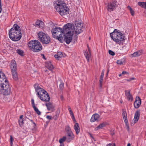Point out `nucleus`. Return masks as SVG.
<instances>
[{
	"mask_svg": "<svg viewBox=\"0 0 146 146\" xmlns=\"http://www.w3.org/2000/svg\"><path fill=\"white\" fill-rule=\"evenodd\" d=\"M72 27L73 26L72 24V26L70 28V29L68 30L66 34H64L62 36L63 39L64 38L65 41L67 44H69L71 41L72 36L74 34V31L72 29Z\"/></svg>",
	"mask_w": 146,
	"mask_h": 146,
	"instance_id": "6",
	"label": "nucleus"
},
{
	"mask_svg": "<svg viewBox=\"0 0 146 146\" xmlns=\"http://www.w3.org/2000/svg\"><path fill=\"white\" fill-rule=\"evenodd\" d=\"M9 34L10 39L14 41L20 40L21 37V33L19 26L16 24H14L10 30Z\"/></svg>",
	"mask_w": 146,
	"mask_h": 146,
	"instance_id": "2",
	"label": "nucleus"
},
{
	"mask_svg": "<svg viewBox=\"0 0 146 146\" xmlns=\"http://www.w3.org/2000/svg\"><path fill=\"white\" fill-rule=\"evenodd\" d=\"M2 10L1 6H0V13H1Z\"/></svg>",
	"mask_w": 146,
	"mask_h": 146,
	"instance_id": "61",
	"label": "nucleus"
},
{
	"mask_svg": "<svg viewBox=\"0 0 146 146\" xmlns=\"http://www.w3.org/2000/svg\"><path fill=\"white\" fill-rule=\"evenodd\" d=\"M17 53L19 55L23 56V51L21 50H17Z\"/></svg>",
	"mask_w": 146,
	"mask_h": 146,
	"instance_id": "39",
	"label": "nucleus"
},
{
	"mask_svg": "<svg viewBox=\"0 0 146 146\" xmlns=\"http://www.w3.org/2000/svg\"><path fill=\"white\" fill-rule=\"evenodd\" d=\"M19 125L21 126L23 123V119H19Z\"/></svg>",
	"mask_w": 146,
	"mask_h": 146,
	"instance_id": "44",
	"label": "nucleus"
},
{
	"mask_svg": "<svg viewBox=\"0 0 146 146\" xmlns=\"http://www.w3.org/2000/svg\"><path fill=\"white\" fill-rule=\"evenodd\" d=\"M122 75H124V74H127V72L126 71H123L122 72Z\"/></svg>",
	"mask_w": 146,
	"mask_h": 146,
	"instance_id": "55",
	"label": "nucleus"
},
{
	"mask_svg": "<svg viewBox=\"0 0 146 146\" xmlns=\"http://www.w3.org/2000/svg\"><path fill=\"white\" fill-rule=\"evenodd\" d=\"M66 136H64L62 138H60L59 141V142L60 143H62L65 140H66Z\"/></svg>",
	"mask_w": 146,
	"mask_h": 146,
	"instance_id": "33",
	"label": "nucleus"
},
{
	"mask_svg": "<svg viewBox=\"0 0 146 146\" xmlns=\"http://www.w3.org/2000/svg\"><path fill=\"white\" fill-rule=\"evenodd\" d=\"M55 8L61 15L63 16L69 13V8L66 6L65 3L62 1L57 3Z\"/></svg>",
	"mask_w": 146,
	"mask_h": 146,
	"instance_id": "3",
	"label": "nucleus"
},
{
	"mask_svg": "<svg viewBox=\"0 0 146 146\" xmlns=\"http://www.w3.org/2000/svg\"><path fill=\"white\" fill-rule=\"evenodd\" d=\"M57 54L59 55V56L60 58H61L63 56L62 54V52H58L57 53Z\"/></svg>",
	"mask_w": 146,
	"mask_h": 146,
	"instance_id": "46",
	"label": "nucleus"
},
{
	"mask_svg": "<svg viewBox=\"0 0 146 146\" xmlns=\"http://www.w3.org/2000/svg\"><path fill=\"white\" fill-rule=\"evenodd\" d=\"M10 144H11V146H12V145H13V138L11 135L10 136Z\"/></svg>",
	"mask_w": 146,
	"mask_h": 146,
	"instance_id": "42",
	"label": "nucleus"
},
{
	"mask_svg": "<svg viewBox=\"0 0 146 146\" xmlns=\"http://www.w3.org/2000/svg\"><path fill=\"white\" fill-rule=\"evenodd\" d=\"M127 146H131V144L130 143H128L127 144Z\"/></svg>",
	"mask_w": 146,
	"mask_h": 146,
	"instance_id": "62",
	"label": "nucleus"
},
{
	"mask_svg": "<svg viewBox=\"0 0 146 146\" xmlns=\"http://www.w3.org/2000/svg\"><path fill=\"white\" fill-rule=\"evenodd\" d=\"M69 112H70V115L71 116V117H72V119L73 120L75 121V120L74 118V115H73V113L72 111H69Z\"/></svg>",
	"mask_w": 146,
	"mask_h": 146,
	"instance_id": "41",
	"label": "nucleus"
},
{
	"mask_svg": "<svg viewBox=\"0 0 146 146\" xmlns=\"http://www.w3.org/2000/svg\"><path fill=\"white\" fill-rule=\"evenodd\" d=\"M72 24L69 23L64 26L63 30L59 27L53 28L51 30L53 37L57 39L61 43L62 42V34H66L68 30L70 29V28Z\"/></svg>",
	"mask_w": 146,
	"mask_h": 146,
	"instance_id": "1",
	"label": "nucleus"
},
{
	"mask_svg": "<svg viewBox=\"0 0 146 146\" xmlns=\"http://www.w3.org/2000/svg\"><path fill=\"white\" fill-rule=\"evenodd\" d=\"M140 116V111H137L135 113L134 115V117L137 118L139 119Z\"/></svg>",
	"mask_w": 146,
	"mask_h": 146,
	"instance_id": "32",
	"label": "nucleus"
},
{
	"mask_svg": "<svg viewBox=\"0 0 146 146\" xmlns=\"http://www.w3.org/2000/svg\"><path fill=\"white\" fill-rule=\"evenodd\" d=\"M122 75V73L119 74V76H121Z\"/></svg>",
	"mask_w": 146,
	"mask_h": 146,
	"instance_id": "64",
	"label": "nucleus"
},
{
	"mask_svg": "<svg viewBox=\"0 0 146 146\" xmlns=\"http://www.w3.org/2000/svg\"><path fill=\"white\" fill-rule=\"evenodd\" d=\"M36 41V40H31L27 44L28 47L29 48L30 50H32L33 51Z\"/></svg>",
	"mask_w": 146,
	"mask_h": 146,
	"instance_id": "14",
	"label": "nucleus"
},
{
	"mask_svg": "<svg viewBox=\"0 0 146 146\" xmlns=\"http://www.w3.org/2000/svg\"><path fill=\"white\" fill-rule=\"evenodd\" d=\"M109 53L112 56H114L115 55V53L113 51L110 50L109 51Z\"/></svg>",
	"mask_w": 146,
	"mask_h": 146,
	"instance_id": "45",
	"label": "nucleus"
},
{
	"mask_svg": "<svg viewBox=\"0 0 146 146\" xmlns=\"http://www.w3.org/2000/svg\"><path fill=\"white\" fill-rule=\"evenodd\" d=\"M109 69H108L107 72V73H106V76H107L108 75V72H109Z\"/></svg>",
	"mask_w": 146,
	"mask_h": 146,
	"instance_id": "59",
	"label": "nucleus"
},
{
	"mask_svg": "<svg viewBox=\"0 0 146 146\" xmlns=\"http://www.w3.org/2000/svg\"><path fill=\"white\" fill-rule=\"evenodd\" d=\"M11 71L17 70V64L15 61L14 60H12L11 61Z\"/></svg>",
	"mask_w": 146,
	"mask_h": 146,
	"instance_id": "18",
	"label": "nucleus"
},
{
	"mask_svg": "<svg viewBox=\"0 0 146 146\" xmlns=\"http://www.w3.org/2000/svg\"><path fill=\"white\" fill-rule=\"evenodd\" d=\"M32 105L33 108L34 109L36 108V106L37 105V104H35L34 101H32Z\"/></svg>",
	"mask_w": 146,
	"mask_h": 146,
	"instance_id": "40",
	"label": "nucleus"
},
{
	"mask_svg": "<svg viewBox=\"0 0 146 146\" xmlns=\"http://www.w3.org/2000/svg\"><path fill=\"white\" fill-rule=\"evenodd\" d=\"M41 100H50V97L48 93L44 90L38 96Z\"/></svg>",
	"mask_w": 146,
	"mask_h": 146,
	"instance_id": "8",
	"label": "nucleus"
},
{
	"mask_svg": "<svg viewBox=\"0 0 146 146\" xmlns=\"http://www.w3.org/2000/svg\"><path fill=\"white\" fill-rule=\"evenodd\" d=\"M45 72H46V74H49V73H48V71L47 70H46Z\"/></svg>",
	"mask_w": 146,
	"mask_h": 146,
	"instance_id": "60",
	"label": "nucleus"
},
{
	"mask_svg": "<svg viewBox=\"0 0 146 146\" xmlns=\"http://www.w3.org/2000/svg\"><path fill=\"white\" fill-rule=\"evenodd\" d=\"M11 72L13 79L15 80H17L18 78V76L17 74V70L12 71Z\"/></svg>",
	"mask_w": 146,
	"mask_h": 146,
	"instance_id": "24",
	"label": "nucleus"
},
{
	"mask_svg": "<svg viewBox=\"0 0 146 146\" xmlns=\"http://www.w3.org/2000/svg\"><path fill=\"white\" fill-rule=\"evenodd\" d=\"M141 101H135L134 103V107L136 108H138L141 104Z\"/></svg>",
	"mask_w": 146,
	"mask_h": 146,
	"instance_id": "25",
	"label": "nucleus"
},
{
	"mask_svg": "<svg viewBox=\"0 0 146 146\" xmlns=\"http://www.w3.org/2000/svg\"><path fill=\"white\" fill-rule=\"evenodd\" d=\"M75 25L77 27L82 28L83 27V24L80 22L76 21Z\"/></svg>",
	"mask_w": 146,
	"mask_h": 146,
	"instance_id": "29",
	"label": "nucleus"
},
{
	"mask_svg": "<svg viewBox=\"0 0 146 146\" xmlns=\"http://www.w3.org/2000/svg\"><path fill=\"white\" fill-rule=\"evenodd\" d=\"M43 25V22L40 20L37 21L35 24V26L38 27H42Z\"/></svg>",
	"mask_w": 146,
	"mask_h": 146,
	"instance_id": "23",
	"label": "nucleus"
},
{
	"mask_svg": "<svg viewBox=\"0 0 146 146\" xmlns=\"http://www.w3.org/2000/svg\"><path fill=\"white\" fill-rule=\"evenodd\" d=\"M84 55L86 57V58L87 59V61L89 62L90 60V56L89 54L87 52H85L84 53Z\"/></svg>",
	"mask_w": 146,
	"mask_h": 146,
	"instance_id": "34",
	"label": "nucleus"
},
{
	"mask_svg": "<svg viewBox=\"0 0 146 146\" xmlns=\"http://www.w3.org/2000/svg\"><path fill=\"white\" fill-rule=\"evenodd\" d=\"M106 146H114V143H109Z\"/></svg>",
	"mask_w": 146,
	"mask_h": 146,
	"instance_id": "53",
	"label": "nucleus"
},
{
	"mask_svg": "<svg viewBox=\"0 0 146 146\" xmlns=\"http://www.w3.org/2000/svg\"><path fill=\"white\" fill-rule=\"evenodd\" d=\"M122 114L123 118L124 121L125 123L127 126V129L129 131V126L127 119V115L126 111L123 109L122 110Z\"/></svg>",
	"mask_w": 146,
	"mask_h": 146,
	"instance_id": "10",
	"label": "nucleus"
},
{
	"mask_svg": "<svg viewBox=\"0 0 146 146\" xmlns=\"http://www.w3.org/2000/svg\"><path fill=\"white\" fill-rule=\"evenodd\" d=\"M135 100H141V99L138 96H137L136 97Z\"/></svg>",
	"mask_w": 146,
	"mask_h": 146,
	"instance_id": "52",
	"label": "nucleus"
},
{
	"mask_svg": "<svg viewBox=\"0 0 146 146\" xmlns=\"http://www.w3.org/2000/svg\"><path fill=\"white\" fill-rule=\"evenodd\" d=\"M0 92L5 95L11 93V87L6 79L0 81Z\"/></svg>",
	"mask_w": 146,
	"mask_h": 146,
	"instance_id": "5",
	"label": "nucleus"
},
{
	"mask_svg": "<svg viewBox=\"0 0 146 146\" xmlns=\"http://www.w3.org/2000/svg\"><path fill=\"white\" fill-rule=\"evenodd\" d=\"M117 63L118 64L121 65L123 64V62L122 60H117Z\"/></svg>",
	"mask_w": 146,
	"mask_h": 146,
	"instance_id": "43",
	"label": "nucleus"
},
{
	"mask_svg": "<svg viewBox=\"0 0 146 146\" xmlns=\"http://www.w3.org/2000/svg\"><path fill=\"white\" fill-rule=\"evenodd\" d=\"M39 40L43 44H47L50 41V36L42 32H39L37 33Z\"/></svg>",
	"mask_w": 146,
	"mask_h": 146,
	"instance_id": "7",
	"label": "nucleus"
},
{
	"mask_svg": "<svg viewBox=\"0 0 146 146\" xmlns=\"http://www.w3.org/2000/svg\"><path fill=\"white\" fill-rule=\"evenodd\" d=\"M100 115L98 114H95L92 115L91 119V122H94L98 120L100 118Z\"/></svg>",
	"mask_w": 146,
	"mask_h": 146,
	"instance_id": "20",
	"label": "nucleus"
},
{
	"mask_svg": "<svg viewBox=\"0 0 146 146\" xmlns=\"http://www.w3.org/2000/svg\"><path fill=\"white\" fill-rule=\"evenodd\" d=\"M138 119H138L137 118H135L134 117V118L133 120V121L134 123H136L138 121Z\"/></svg>",
	"mask_w": 146,
	"mask_h": 146,
	"instance_id": "47",
	"label": "nucleus"
},
{
	"mask_svg": "<svg viewBox=\"0 0 146 146\" xmlns=\"http://www.w3.org/2000/svg\"><path fill=\"white\" fill-rule=\"evenodd\" d=\"M60 98L61 100H63L64 99L63 98V97L62 96H60Z\"/></svg>",
	"mask_w": 146,
	"mask_h": 146,
	"instance_id": "57",
	"label": "nucleus"
},
{
	"mask_svg": "<svg viewBox=\"0 0 146 146\" xmlns=\"http://www.w3.org/2000/svg\"><path fill=\"white\" fill-rule=\"evenodd\" d=\"M125 94L127 99L129 100H133L132 96L130 93V90H126L125 91Z\"/></svg>",
	"mask_w": 146,
	"mask_h": 146,
	"instance_id": "15",
	"label": "nucleus"
},
{
	"mask_svg": "<svg viewBox=\"0 0 146 146\" xmlns=\"http://www.w3.org/2000/svg\"><path fill=\"white\" fill-rule=\"evenodd\" d=\"M54 56L55 58L59 60L60 58L59 56V55H58V54L55 55Z\"/></svg>",
	"mask_w": 146,
	"mask_h": 146,
	"instance_id": "49",
	"label": "nucleus"
},
{
	"mask_svg": "<svg viewBox=\"0 0 146 146\" xmlns=\"http://www.w3.org/2000/svg\"><path fill=\"white\" fill-rule=\"evenodd\" d=\"M46 106L47 110L51 112H53L55 110V105L49 101H47L46 103Z\"/></svg>",
	"mask_w": 146,
	"mask_h": 146,
	"instance_id": "11",
	"label": "nucleus"
},
{
	"mask_svg": "<svg viewBox=\"0 0 146 146\" xmlns=\"http://www.w3.org/2000/svg\"><path fill=\"white\" fill-rule=\"evenodd\" d=\"M142 53V50H139L137 52H134L133 53L131 54L130 56L131 57H133L138 56L141 55Z\"/></svg>",
	"mask_w": 146,
	"mask_h": 146,
	"instance_id": "21",
	"label": "nucleus"
},
{
	"mask_svg": "<svg viewBox=\"0 0 146 146\" xmlns=\"http://www.w3.org/2000/svg\"><path fill=\"white\" fill-rule=\"evenodd\" d=\"M66 130L67 133H70L71 132L72 133L71 130L69 126H67L66 127Z\"/></svg>",
	"mask_w": 146,
	"mask_h": 146,
	"instance_id": "36",
	"label": "nucleus"
},
{
	"mask_svg": "<svg viewBox=\"0 0 146 146\" xmlns=\"http://www.w3.org/2000/svg\"><path fill=\"white\" fill-rule=\"evenodd\" d=\"M64 88V83L63 82H61L59 85V88L61 90H62Z\"/></svg>",
	"mask_w": 146,
	"mask_h": 146,
	"instance_id": "37",
	"label": "nucleus"
},
{
	"mask_svg": "<svg viewBox=\"0 0 146 146\" xmlns=\"http://www.w3.org/2000/svg\"><path fill=\"white\" fill-rule=\"evenodd\" d=\"M116 1H114L112 2L108 3L106 7L107 10L109 12H111L115 9L116 6Z\"/></svg>",
	"mask_w": 146,
	"mask_h": 146,
	"instance_id": "9",
	"label": "nucleus"
},
{
	"mask_svg": "<svg viewBox=\"0 0 146 146\" xmlns=\"http://www.w3.org/2000/svg\"><path fill=\"white\" fill-rule=\"evenodd\" d=\"M46 118L49 120H51L52 119V117L51 116L48 115L46 116Z\"/></svg>",
	"mask_w": 146,
	"mask_h": 146,
	"instance_id": "48",
	"label": "nucleus"
},
{
	"mask_svg": "<svg viewBox=\"0 0 146 146\" xmlns=\"http://www.w3.org/2000/svg\"><path fill=\"white\" fill-rule=\"evenodd\" d=\"M45 67L52 72L53 68V66L50 61L45 62Z\"/></svg>",
	"mask_w": 146,
	"mask_h": 146,
	"instance_id": "17",
	"label": "nucleus"
},
{
	"mask_svg": "<svg viewBox=\"0 0 146 146\" xmlns=\"http://www.w3.org/2000/svg\"><path fill=\"white\" fill-rule=\"evenodd\" d=\"M135 79V78H129V79H128L127 80V81H131V80H134Z\"/></svg>",
	"mask_w": 146,
	"mask_h": 146,
	"instance_id": "51",
	"label": "nucleus"
},
{
	"mask_svg": "<svg viewBox=\"0 0 146 146\" xmlns=\"http://www.w3.org/2000/svg\"><path fill=\"white\" fill-rule=\"evenodd\" d=\"M60 111L59 110H58L56 111V114L53 116V118L54 120H56L58 118L59 116V114Z\"/></svg>",
	"mask_w": 146,
	"mask_h": 146,
	"instance_id": "30",
	"label": "nucleus"
},
{
	"mask_svg": "<svg viewBox=\"0 0 146 146\" xmlns=\"http://www.w3.org/2000/svg\"><path fill=\"white\" fill-rule=\"evenodd\" d=\"M138 5L141 7L143 8L146 9V2H139L138 3Z\"/></svg>",
	"mask_w": 146,
	"mask_h": 146,
	"instance_id": "26",
	"label": "nucleus"
},
{
	"mask_svg": "<svg viewBox=\"0 0 146 146\" xmlns=\"http://www.w3.org/2000/svg\"><path fill=\"white\" fill-rule=\"evenodd\" d=\"M74 135L72 133H67V135L66 136V141L68 142H70L74 138Z\"/></svg>",
	"mask_w": 146,
	"mask_h": 146,
	"instance_id": "16",
	"label": "nucleus"
},
{
	"mask_svg": "<svg viewBox=\"0 0 146 146\" xmlns=\"http://www.w3.org/2000/svg\"><path fill=\"white\" fill-rule=\"evenodd\" d=\"M68 108L69 111H72V110L70 107L69 106H68Z\"/></svg>",
	"mask_w": 146,
	"mask_h": 146,
	"instance_id": "54",
	"label": "nucleus"
},
{
	"mask_svg": "<svg viewBox=\"0 0 146 146\" xmlns=\"http://www.w3.org/2000/svg\"><path fill=\"white\" fill-rule=\"evenodd\" d=\"M110 36L114 41L119 44L124 42V36L123 34L116 29L110 33Z\"/></svg>",
	"mask_w": 146,
	"mask_h": 146,
	"instance_id": "4",
	"label": "nucleus"
},
{
	"mask_svg": "<svg viewBox=\"0 0 146 146\" xmlns=\"http://www.w3.org/2000/svg\"><path fill=\"white\" fill-rule=\"evenodd\" d=\"M127 7V9L129 10L131 15L132 16H134V12L133 10L129 6H128Z\"/></svg>",
	"mask_w": 146,
	"mask_h": 146,
	"instance_id": "31",
	"label": "nucleus"
},
{
	"mask_svg": "<svg viewBox=\"0 0 146 146\" xmlns=\"http://www.w3.org/2000/svg\"><path fill=\"white\" fill-rule=\"evenodd\" d=\"M34 87L35 89L36 92L38 96L44 90L41 88L39 86V84L37 83H35L34 85Z\"/></svg>",
	"mask_w": 146,
	"mask_h": 146,
	"instance_id": "13",
	"label": "nucleus"
},
{
	"mask_svg": "<svg viewBox=\"0 0 146 146\" xmlns=\"http://www.w3.org/2000/svg\"><path fill=\"white\" fill-rule=\"evenodd\" d=\"M30 121L35 126H36V124L35 123V122L32 120H31Z\"/></svg>",
	"mask_w": 146,
	"mask_h": 146,
	"instance_id": "56",
	"label": "nucleus"
},
{
	"mask_svg": "<svg viewBox=\"0 0 146 146\" xmlns=\"http://www.w3.org/2000/svg\"><path fill=\"white\" fill-rule=\"evenodd\" d=\"M72 24V25L73 27H72V29L74 30V34H78L82 32V28L77 27H76V28H74L73 25L72 24Z\"/></svg>",
	"mask_w": 146,
	"mask_h": 146,
	"instance_id": "19",
	"label": "nucleus"
},
{
	"mask_svg": "<svg viewBox=\"0 0 146 146\" xmlns=\"http://www.w3.org/2000/svg\"><path fill=\"white\" fill-rule=\"evenodd\" d=\"M6 79L5 74L0 70V81Z\"/></svg>",
	"mask_w": 146,
	"mask_h": 146,
	"instance_id": "27",
	"label": "nucleus"
},
{
	"mask_svg": "<svg viewBox=\"0 0 146 146\" xmlns=\"http://www.w3.org/2000/svg\"><path fill=\"white\" fill-rule=\"evenodd\" d=\"M104 70H103L102 71L100 76H102V77H104Z\"/></svg>",
	"mask_w": 146,
	"mask_h": 146,
	"instance_id": "50",
	"label": "nucleus"
},
{
	"mask_svg": "<svg viewBox=\"0 0 146 146\" xmlns=\"http://www.w3.org/2000/svg\"><path fill=\"white\" fill-rule=\"evenodd\" d=\"M36 113L38 115H40L41 114V112L38 109L36 108L34 109Z\"/></svg>",
	"mask_w": 146,
	"mask_h": 146,
	"instance_id": "38",
	"label": "nucleus"
},
{
	"mask_svg": "<svg viewBox=\"0 0 146 146\" xmlns=\"http://www.w3.org/2000/svg\"><path fill=\"white\" fill-rule=\"evenodd\" d=\"M105 124L104 123H102L100 124L98 126L96 127L94 130L95 131H97L98 130L101 129L103 127H104Z\"/></svg>",
	"mask_w": 146,
	"mask_h": 146,
	"instance_id": "28",
	"label": "nucleus"
},
{
	"mask_svg": "<svg viewBox=\"0 0 146 146\" xmlns=\"http://www.w3.org/2000/svg\"><path fill=\"white\" fill-rule=\"evenodd\" d=\"M103 77L100 76V78L99 82H100V87L102 88V82L103 79Z\"/></svg>",
	"mask_w": 146,
	"mask_h": 146,
	"instance_id": "35",
	"label": "nucleus"
},
{
	"mask_svg": "<svg viewBox=\"0 0 146 146\" xmlns=\"http://www.w3.org/2000/svg\"><path fill=\"white\" fill-rule=\"evenodd\" d=\"M90 137L92 138H93V137L92 136V135L91 134H90Z\"/></svg>",
	"mask_w": 146,
	"mask_h": 146,
	"instance_id": "63",
	"label": "nucleus"
},
{
	"mask_svg": "<svg viewBox=\"0 0 146 146\" xmlns=\"http://www.w3.org/2000/svg\"><path fill=\"white\" fill-rule=\"evenodd\" d=\"M35 44L34 52H37L41 50L42 46L38 40H36Z\"/></svg>",
	"mask_w": 146,
	"mask_h": 146,
	"instance_id": "12",
	"label": "nucleus"
},
{
	"mask_svg": "<svg viewBox=\"0 0 146 146\" xmlns=\"http://www.w3.org/2000/svg\"><path fill=\"white\" fill-rule=\"evenodd\" d=\"M74 129L76 131V134H78L80 131V129L78 123H76L74 126Z\"/></svg>",
	"mask_w": 146,
	"mask_h": 146,
	"instance_id": "22",
	"label": "nucleus"
},
{
	"mask_svg": "<svg viewBox=\"0 0 146 146\" xmlns=\"http://www.w3.org/2000/svg\"><path fill=\"white\" fill-rule=\"evenodd\" d=\"M23 115H21V116H20V117L19 119H23Z\"/></svg>",
	"mask_w": 146,
	"mask_h": 146,
	"instance_id": "58",
	"label": "nucleus"
}]
</instances>
